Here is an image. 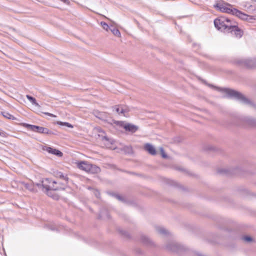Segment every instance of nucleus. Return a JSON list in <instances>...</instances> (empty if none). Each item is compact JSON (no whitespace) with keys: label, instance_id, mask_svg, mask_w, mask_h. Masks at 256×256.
Returning a JSON list of instances; mask_svg holds the SVG:
<instances>
[{"label":"nucleus","instance_id":"1","mask_svg":"<svg viewBox=\"0 0 256 256\" xmlns=\"http://www.w3.org/2000/svg\"><path fill=\"white\" fill-rule=\"evenodd\" d=\"M216 7L222 12L234 15L242 20L249 21L252 20V18L250 16L233 8L232 6L228 4L220 2L216 4Z\"/></svg>","mask_w":256,"mask_h":256},{"label":"nucleus","instance_id":"2","mask_svg":"<svg viewBox=\"0 0 256 256\" xmlns=\"http://www.w3.org/2000/svg\"><path fill=\"white\" fill-rule=\"evenodd\" d=\"M42 185L47 194L50 196H52L50 194V191L64 189V187L60 186V182L58 184L57 182L52 181L48 178H45L42 180Z\"/></svg>","mask_w":256,"mask_h":256},{"label":"nucleus","instance_id":"3","mask_svg":"<svg viewBox=\"0 0 256 256\" xmlns=\"http://www.w3.org/2000/svg\"><path fill=\"white\" fill-rule=\"evenodd\" d=\"M96 130L98 133V138L102 140L106 148L112 150H114L116 148V142L114 140L108 138L102 129L97 128Z\"/></svg>","mask_w":256,"mask_h":256},{"label":"nucleus","instance_id":"4","mask_svg":"<svg viewBox=\"0 0 256 256\" xmlns=\"http://www.w3.org/2000/svg\"><path fill=\"white\" fill-rule=\"evenodd\" d=\"M77 166L80 170L88 172L92 174L98 173L100 171L98 167L95 165H92L86 162H76Z\"/></svg>","mask_w":256,"mask_h":256},{"label":"nucleus","instance_id":"5","mask_svg":"<svg viewBox=\"0 0 256 256\" xmlns=\"http://www.w3.org/2000/svg\"><path fill=\"white\" fill-rule=\"evenodd\" d=\"M222 91L228 97L236 98L245 104H248L250 102L244 96L236 91L228 88H224Z\"/></svg>","mask_w":256,"mask_h":256},{"label":"nucleus","instance_id":"6","mask_svg":"<svg viewBox=\"0 0 256 256\" xmlns=\"http://www.w3.org/2000/svg\"><path fill=\"white\" fill-rule=\"evenodd\" d=\"M24 126L30 130L34 132H38L41 134H50V131L46 128L34 125H31L27 124H24Z\"/></svg>","mask_w":256,"mask_h":256},{"label":"nucleus","instance_id":"7","mask_svg":"<svg viewBox=\"0 0 256 256\" xmlns=\"http://www.w3.org/2000/svg\"><path fill=\"white\" fill-rule=\"evenodd\" d=\"M226 22H229L228 18H217L214 20V24L218 30L225 32V26H225Z\"/></svg>","mask_w":256,"mask_h":256},{"label":"nucleus","instance_id":"8","mask_svg":"<svg viewBox=\"0 0 256 256\" xmlns=\"http://www.w3.org/2000/svg\"><path fill=\"white\" fill-rule=\"evenodd\" d=\"M238 62L242 66L248 68H252L255 66L256 62L254 60L240 58L238 60Z\"/></svg>","mask_w":256,"mask_h":256},{"label":"nucleus","instance_id":"9","mask_svg":"<svg viewBox=\"0 0 256 256\" xmlns=\"http://www.w3.org/2000/svg\"><path fill=\"white\" fill-rule=\"evenodd\" d=\"M120 123L121 124L122 126L126 131H128L131 132H134L138 130V127L135 125L122 122H120Z\"/></svg>","mask_w":256,"mask_h":256},{"label":"nucleus","instance_id":"10","mask_svg":"<svg viewBox=\"0 0 256 256\" xmlns=\"http://www.w3.org/2000/svg\"><path fill=\"white\" fill-rule=\"evenodd\" d=\"M228 22H226L225 26H225V32H230L231 30H233L236 26H237L236 23L228 18Z\"/></svg>","mask_w":256,"mask_h":256},{"label":"nucleus","instance_id":"11","mask_svg":"<svg viewBox=\"0 0 256 256\" xmlns=\"http://www.w3.org/2000/svg\"><path fill=\"white\" fill-rule=\"evenodd\" d=\"M44 150L50 154H52L58 156H62V153L60 151L50 147H46Z\"/></svg>","mask_w":256,"mask_h":256},{"label":"nucleus","instance_id":"12","mask_svg":"<svg viewBox=\"0 0 256 256\" xmlns=\"http://www.w3.org/2000/svg\"><path fill=\"white\" fill-rule=\"evenodd\" d=\"M144 148L147 150L150 154L152 155H155L157 154V152L156 150L154 147L150 144H147L144 146Z\"/></svg>","mask_w":256,"mask_h":256},{"label":"nucleus","instance_id":"13","mask_svg":"<svg viewBox=\"0 0 256 256\" xmlns=\"http://www.w3.org/2000/svg\"><path fill=\"white\" fill-rule=\"evenodd\" d=\"M230 32L234 34L236 37L239 38L241 37L242 34V32L238 26H236L233 30H231Z\"/></svg>","mask_w":256,"mask_h":256},{"label":"nucleus","instance_id":"14","mask_svg":"<svg viewBox=\"0 0 256 256\" xmlns=\"http://www.w3.org/2000/svg\"><path fill=\"white\" fill-rule=\"evenodd\" d=\"M20 184L22 186V188H24L30 191H32L34 190V185L32 183L28 184L24 182H22Z\"/></svg>","mask_w":256,"mask_h":256},{"label":"nucleus","instance_id":"15","mask_svg":"<svg viewBox=\"0 0 256 256\" xmlns=\"http://www.w3.org/2000/svg\"><path fill=\"white\" fill-rule=\"evenodd\" d=\"M116 111L118 114H123L124 116H127L126 113L128 112V110L126 108H124L122 106H120L116 108Z\"/></svg>","mask_w":256,"mask_h":256},{"label":"nucleus","instance_id":"16","mask_svg":"<svg viewBox=\"0 0 256 256\" xmlns=\"http://www.w3.org/2000/svg\"><path fill=\"white\" fill-rule=\"evenodd\" d=\"M26 96L27 98L30 101V102L32 104H34V106H36L37 107H38V108L40 107V106L36 102V100L34 98H33L29 95H26Z\"/></svg>","mask_w":256,"mask_h":256},{"label":"nucleus","instance_id":"17","mask_svg":"<svg viewBox=\"0 0 256 256\" xmlns=\"http://www.w3.org/2000/svg\"><path fill=\"white\" fill-rule=\"evenodd\" d=\"M157 232L162 234H168V231L163 227H158L156 228Z\"/></svg>","mask_w":256,"mask_h":256},{"label":"nucleus","instance_id":"18","mask_svg":"<svg viewBox=\"0 0 256 256\" xmlns=\"http://www.w3.org/2000/svg\"><path fill=\"white\" fill-rule=\"evenodd\" d=\"M111 32L115 36L120 38L121 36V34L118 28H112L110 29Z\"/></svg>","mask_w":256,"mask_h":256},{"label":"nucleus","instance_id":"19","mask_svg":"<svg viewBox=\"0 0 256 256\" xmlns=\"http://www.w3.org/2000/svg\"><path fill=\"white\" fill-rule=\"evenodd\" d=\"M57 124L59 125L64 126H68L70 128H73V126L71 124H70L68 122H58Z\"/></svg>","mask_w":256,"mask_h":256},{"label":"nucleus","instance_id":"20","mask_svg":"<svg viewBox=\"0 0 256 256\" xmlns=\"http://www.w3.org/2000/svg\"><path fill=\"white\" fill-rule=\"evenodd\" d=\"M100 24L102 28L106 31H108L110 28V26L105 22H102Z\"/></svg>","mask_w":256,"mask_h":256},{"label":"nucleus","instance_id":"21","mask_svg":"<svg viewBox=\"0 0 256 256\" xmlns=\"http://www.w3.org/2000/svg\"><path fill=\"white\" fill-rule=\"evenodd\" d=\"M58 176L60 178H62L63 180H64L65 183L67 182V181L68 180V178L66 176L64 175L62 173H59L58 174Z\"/></svg>","mask_w":256,"mask_h":256},{"label":"nucleus","instance_id":"22","mask_svg":"<svg viewBox=\"0 0 256 256\" xmlns=\"http://www.w3.org/2000/svg\"><path fill=\"white\" fill-rule=\"evenodd\" d=\"M158 150L160 151V154H161V155H162V158H168V156L166 154V153L164 152V150L162 148L160 147L158 148Z\"/></svg>","mask_w":256,"mask_h":256},{"label":"nucleus","instance_id":"23","mask_svg":"<svg viewBox=\"0 0 256 256\" xmlns=\"http://www.w3.org/2000/svg\"><path fill=\"white\" fill-rule=\"evenodd\" d=\"M178 247V246L176 244L172 243V247L170 246V248H168L172 250L176 251Z\"/></svg>","mask_w":256,"mask_h":256},{"label":"nucleus","instance_id":"24","mask_svg":"<svg viewBox=\"0 0 256 256\" xmlns=\"http://www.w3.org/2000/svg\"><path fill=\"white\" fill-rule=\"evenodd\" d=\"M244 240L246 242H250L252 240V238L250 236H245L243 238Z\"/></svg>","mask_w":256,"mask_h":256},{"label":"nucleus","instance_id":"25","mask_svg":"<svg viewBox=\"0 0 256 256\" xmlns=\"http://www.w3.org/2000/svg\"><path fill=\"white\" fill-rule=\"evenodd\" d=\"M4 116L8 118H9V119H11L12 117V116L9 114L8 113H7V112H5L4 114Z\"/></svg>","mask_w":256,"mask_h":256},{"label":"nucleus","instance_id":"26","mask_svg":"<svg viewBox=\"0 0 256 256\" xmlns=\"http://www.w3.org/2000/svg\"><path fill=\"white\" fill-rule=\"evenodd\" d=\"M0 136L2 137H6V134L3 130H0Z\"/></svg>","mask_w":256,"mask_h":256},{"label":"nucleus","instance_id":"27","mask_svg":"<svg viewBox=\"0 0 256 256\" xmlns=\"http://www.w3.org/2000/svg\"><path fill=\"white\" fill-rule=\"evenodd\" d=\"M44 114L47 116H50L52 117H54V118L56 117V116L54 115V114L49 113V112H44Z\"/></svg>","mask_w":256,"mask_h":256},{"label":"nucleus","instance_id":"28","mask_svg":"<svg viewBox=\"0 0 256 256\" xmlns=\"http://www.w3.org/2000/svg\"><path fill=\"white\" fill-rule=\"evenodd\" d=\"M110 22H112V24H110V28H112L113 26H117V24L114 21H112L110 20Z\"/></svg>","mask_w":256,"mask_h":256},{"label":"nucleus","instance_id":"29","mask_svg":"<svg viewBox=\"0 0 256 256\" xmlns=\"http://www.w3.org/2000/svg\"><path fill=\"white\" fill-rule=\"evenodd\" d=\"M94 194L96 195V196L97 197V198H99V196H100V192H99L96 190L94 192Z\"/></svg>","mask_w":256,"mask_h":256},{"label":"nucleus","instance_id":"30","mask_svg":"<svg viewBox=\"0 0 256 256\" xmlns=\"http://www.w3.org/2000/svg\"><path fill=\"white\" fill-rule=\"evenodd\" d=\"M116 198L118 200H122V196H119V195H116Z\"/></svg>","mask_w":256,"mask_h":256},{"label":"nucleus","instance_id":"31","mask_svg":"<svg viewBox=\"0 0 256 256\" xmlns=\"http://www.w3.org/2000/svg\"><path fill=\"white\" fill-rule=\"evenodd\" d=\"M60 0L65 4H68L70 2L68 0Z\"/></svg>","mask_w":256,"mask_h":256}]
</instances>
